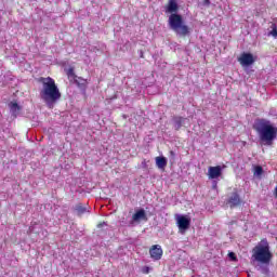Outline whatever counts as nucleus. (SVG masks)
Listing matches in <instances>:
<instances>
[{
    "mask_svg": "<svg viewBox=\"0 0 277 277\" xmlns=\"http://www.w3.org/2000/svg\"><path fill=\"white\" fill-rule=\"evenodd\" d=\"M166 12L171 14L169 16V27L176 34V36H180L181 38H187L189 34H192V29L189 26L185 25V22H183V15L179 14V3H176V0H169Z\"/></svg>",
    "mask_w": 277,
    "mask_h": 277,
    "instance_id": "obj_1",
    "label": "nucleus"
},
{
    "mask_svg": "<svg viewBox=\"0 0 277 277\" xmlns=\"http://www.w3.org/2000/svg\"><path fill=\"white\" fill-rule=\"evenodd\" d=\"M39 83H42V89L40 90V98L45 103L49 109L55 107V103L62 98V92L55 83V80L51 77H41L39 78Z\"/></svg>",
    "mask_w": 277,
    "mask_h": 277,
    "instance_id": "obj_2",
    "label": "nucleus"
},
{
    "mask_svg": "<svg viewBox=\"0 0 277 277\" xmlns=\"http://www.w3.org/2000/svg\"><path fill=\"white\" fill-rule=\"evenodd\" d=\"M253 129L258 132L261 142H265L267 146H272L277 136V128L267 119H256Z\"/></svg>",
    "mask_w": 277,
    "mask_h": 277,
    "instance_id": "obj_3",
    "label": "nucleus"
},
{
    "mask_svg": "<svg viewBox=\"0 0 277 277\" xmlns=\"http://www.w3.org/2000/svg\"><path fill=\"white\" fill-rule=\"evenodd\" d=\"M273 254L269 250V242L267 239H262L253 249H252V259L258 263H262L263 265H268L269 261H272Z\"/></svg>",
    "mask_w": 277,
    "mask_h": 277,
    "instance_id": "obj_4",
    "label": "nucleus"
},
{
    "mask_svg": "<svg viewBox=\"0 0 277 277\" xmlns=\"http://www.w3.org/2000/svg\"><path fill=\"white\" fill-rule=\"evenodd\" d=\"M149 254L154 261H161V258L163 256V249H161V246L159 245H154L149 249Z\"/></svg>",
    "mask_w": 277,
    "mask_h": 277,
    "instance_id": "obj_5",
    "label": "nucleus"
},
{
    "mask_svg": "<svg viewBox=\"0 0 277 277\" xmlns=\"http://www.w3.org/2000/svg\"><path fill=\"white\" fill-rule=\"evenodd\" d=\"M226 166H216V167H209L208 168V177L213 180V179H220L222 176V170H224Z\"/></svg>",
    "mask_w": 277,
    "mask_h": 277,
    "instance_id": "obj_6",
    "label": "nucleus"
},
{
    "mask_svg": "<svg viewBox=\"0 0 277 277\" xmlns=\"http://www.w3.org/2000/svg\"><path fill=\"white\" fill-rule=\"evenodd\" d=\"M241 202L243 201L241 200V197L239 196V193H237V190L234 192L232 196L227 199V205H229L230 209H235V207L241 206Z\"/></svg>",
    "mask_w": 277,
    "mask_h": 277,
    "instance_id": "obj_7",
    "label": "nucleus"
},
{
    "mask_svg": "<svg viewBox=\"0 0 277 277\" xmlns=\"http://www.w3.org/2000/svg\"><path fill=\"white\" fill-rule=\"evenodd\" d=\"M238 62L241 66H252L254 63V56L251 53L243 52L238 58Z\"/></svg>",
    "mask_w": 277,
    "mask_h": 277,
    "instance_id": "obj_8",
    "label": "nucleus"
},
{
    "mask_svg": "<svg viewBox=\"0 0 277 277\" xmlns=\"http://www.w3.org/2000/svg\"><path fill=\"white\" fill-rule=\"evenodd\" d=\"M192 224V220L187 216H177V226L180 230H187Z\"/></svg>",
    "mask_w": 277,
    "mask_h": 277,
    "instance_id": "obj_9",
    "label": "nucleus"
},
{
    "mask_svg": "<svg viewBox=\"0 0 277 277\" xmlns=\"http://www.w3.org/2000/svg\"><path fill=\"white\" fill-rule=\"evenodd\" d=\"M141 220H143V222H148V216L144 209L136 210L132 215V222H140Z\"/></svg>",
    "mask_w": 277,
    "mask_h": 277,
    "instance_id": "obj_10",
    "label": "nucleus"
},
{
    "mask_svg": "<svg viewBox=\"0 0 277 277\" xmlns=\"http://www.w3.org/2000/svg\"><path fill=\"white\" fill-rule=\"evenodd\" d=\"M156 166L159 170H166L168 166V159L163 156L156 157Z\"/></svg>",
    "mask_w": 277,
    "mask_h": 277,
    "instance_id": "obj_11",
    "label": "nucleus"
},
{
    "mask_svg": "<svg viewBox=\"0 0 277 277\" xmlns=\"http://www.w3.org/2000/svg\"><path fill=\"white\" fill-rule=\"evenodd\" d=\"M173 122L175 131H181V128L183 127V124H185V118L179 116L173 117Z\"/></svg>",
    "mask_w": 277,
    "mask_h": 277,
    "instance_id": "obj_12",
    "label": "nucleus"
},
{
    "mask_svg": "<svg viewBox=\"0 0 277 277\" xmlns=\"http://www.w3.org/2000/svg\"><path fill=\"white\" fill-rule=\"evenodd\" d=\"M76 85H78L81 90H87L88 89V80L82 78V77H79L76 78V80H74Z\"/></svg>",
    "mask_w": 277,
    "mask_h": 277,
    "instance_id": "obj_13",
    "label": "nucleus"
},
{
    "mask_svg": "<svg viewBox=\"0 0 277 277\" xmlns=\"http://www.w3.org/2000/svg\"><path fill=\"white\" fill-rule=\"evenodd\" d=\"M75 209L77 211V215L81 216L84 213H88V208L83 207V205H81V203H78Z\"/></svg>",
    "mask_w": 277,
    "mask_h": 277,
    "instance_id": "obj_14",
    "label": "nucleus"
},
{
    "mask_svg": "<svg viewBox=\"0 0 277 277\" xmlns=\"http://www.w3.org/2000/svg\"><path fill=\"white\" fill-rule=\"evenodd\" d=\"M67 77H68V79H72L74 81H77L78 76H77V74H75V68L70 67L67 70Z\"/></svg>",
    "mask_w": 277,
    "mask_h": 277,
    "instance_id": "obj_15",
    "label": "nucleus"
},
{
    "mask_svg": "<svg viewBox=\"0 0 277 277\" xmlns=\"http://www.w3.org/2000/svg\"><path fill=\"white\" fill-rule=\"evenodd\" d=\"M253 174H254V176H262V174H263V167L255 166L254 169H253Z\"/></svg>",
    "mask_w": 277,
    "mask_h": 277,
    "instance_id": "obj_16",
    "label": "nucleus"
},
{
    "mask_svg": "<svg viewBox=\"0 0 277 277\" xmlns=\"http://www.w3.org/2000/svg\"><path fill=\"white\" fill-rule=\"evenodd\" d=\"M271 36H273L274 38H276L277 36V27L276 24H272V31H271Z\"/></svg>",
    "mask_w": 277,
    "mask_h": 277,
    "instance_id": "obj_17",
    "label": "nucleus"
},
{
    "mask_svg": "<svg viewBox=\"0 0 277 277\" xmlns=\"http://www.w3.org/2000/svg\"><path fill=\"white\" fill-rule=\"evenodd\" d=\"M228 258L230 259V261H237V255L235 254V252H229Z\"/></svg>",
    "mask_w": 277,
    "mask_h": 277,
    "instance_id": "obj_18",
    "label": "nucleus"
},
{
    "mask_svg": "<svg viewBox=\"0 0 277 277\" xmlns=\"http://www.w3.org/2000/svg\"><path fill=\"white\" fill-rule=\"evenodd\" d=\"M11 109H21V107L18 106V103H12Z\"/></svg>",
    "mask_w": 277,
    "mask_h": 277,
    "instance_id": "obj_19",
    "label": "nucleus"
},
{
    "mask_svg": "<svg viewBox=\"0 0 277 277\" xmlns=\"http://www.w3.org/2000/svg\"><path fill=\"white\" fill-rule=\"evenodd\" d=\"M170 157H172V159H175L176 153H174V150H170Z\"/></svg>",
    "mask_w": 277,
    "mask_h": 277,
    "instance_id": "obj_20",
    "label": "nucleus"
},
{
    "mask_svg": "<svg viewBox=\"0 0 277 277\" xmlns=\"http://www.w3.org/2000/svg\"><path fill=\"white\" fill-rule=\"evenodd\" d=\"M149 272H150V268H148V267H145V268L143 269V274H149Z\"/></svg>",
    "mask_w": 277,
    "mask_h": 277,
    "instance_id": "obj_21",
    "label": "nucleus"
},
{
    "mask_svg": "<svg viewBox=\"0 0 277 277\" xmlns=\"http://www.w3.org/2000/svg\"><path fill=\"white\" fill-rule=\"evenodd\" d=\"M205 5H211V1L210 0H203Z\"/></svg>",
    "mask_w": 277,
    "mask_h": 277,
    "instance_id": "obj_22",
    "label": "nucleus"
},
{
    "mask_svg": "<svg viewBox=\"0 0 277 277\" xmlns=\"http://www.w3.org/2000/svg\"><path fill=\"white\" fill-rule=\"evenodd\" d=\"M103 226H105V222L97 224V228H103Z\"/></svg>",
    "mask_w": 277,
    "mask_h": 277,
    "instance_id": "obj_23",
    "label": "nucleus"
},
{
    "mask_svg": "<svg viewBox=\"0 0 277 277\" xmlns=\"http://www.w3.org/2000/svg\"><path fill=\"white\" fill-rule=\"evenodd\" d=\"M274 196H275V198H277V186L275 187Z\"/></svg>",
    "mask_w": 277,
    "mask_h": 277,
    "instance_id": "obj_24",
    "label": "nucleus"
}]
</instances>
